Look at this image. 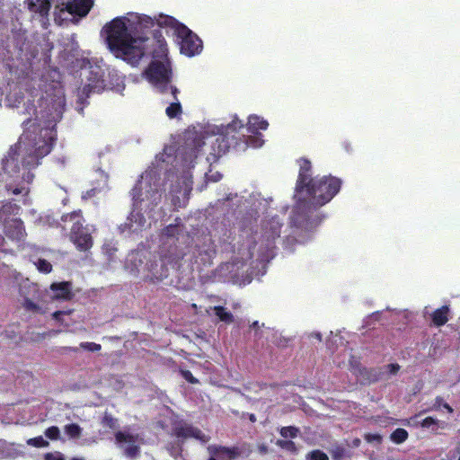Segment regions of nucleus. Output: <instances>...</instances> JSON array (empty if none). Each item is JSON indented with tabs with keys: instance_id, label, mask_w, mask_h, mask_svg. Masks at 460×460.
I'll use <instances>...</instances> for the list:
<instances>
[{
	"instance_id": "f257e3e1",
	"label": "nucleus",
	"mask_w": 460,
	"mask_h": 460,
	"mask_svg": "<svg viewBox=\"0 0 460 460\" xmlns=\"http://www.w3.org/2000/svg\"><path fill=\"white\" fill-rule=\"evenodd\" d=\"M159 28L170 29L177 39L181 53L187 57L198 55L202 50V40L186 25L174 17L159 14L152 18L148 15H135L133 19L116 17L108 22L103 30L110 50L132 66L138 65L146 55L155 56V43L161 52L166 50V41Z\"/></svg>"
},
{
	"instance_id": "f03ea898",
	"label": "nucleus",
	"mask_w": 460,
	"mask_h": 460,
	"mask_svg": "<svg viewBox=\"0 0 460 460\" xmlns=\"http://www.w3.org/2000/svg\"><path fill=\"white\" fill-rule=\"evenodd\" d=\"M22 126L23 133L2 161L0 198L10 194L28 198L30 188L25 183L33 181L31 170L51 152L57 140L54 129L41 128L37 119H27Z\"/></svg>"
},
{
	"instance_id": "7ed1b4c3",
	"label": "nucleus",
	"mask_w": 460,
	"mask_h": 460,
	"mask_svg": "<svg viewBox=\"0 0 460 460\" xmlns=\"http://www.w3.org/2000/svg\"><path fill=\"white\" fill-rule=\"evenodd\" d=\"M341 180L329 176H315L305 190V193L297 198V207L306 212L316 210L330 202L340 191Z\"/></svg>"
},
{
	"instance_id": "20e7f679",
	"label": "nucleus",
	"mask_w": 460,
	"mask_h": 460,
	"mask_svg": "<svg viewBox=\"0 0 460 460\" xmlns=\"http://www.w3.org/2000/svg\"><path fill=\"white\" fill-rule=\"evenodd\" d=\"M61 220L65 224H71L70 240L80 252L89 251L93 244V237L87 226H84V219L82 210H75L62 216Z\"/></svg>"
},
{
	"instance_id": "39448f33",
	"label": "nucleus",
	"mask_w": 460,
	"mask_h": 460,
	"mask_svg": "<svg viewBox=\"0 0 460 460\" xmlns=\"http://www.w3.org/2000/svg\"><path fill=\"white\" fill-rule=\"evenodd\" d=\"M148 81L161 94L169 93L172 72L169 63L152 61L146 70Z\"/></svg>"
},
{
	"instance_id": "423d86ee",
	"label": "nucleus",
	"mask_w": 460,
	"mask_h": 460,
	"mask_svg": "<svg viewBox=\"0 0 460 460\" xmlns=\"http://www.w3.org/2000/svg\"><path fill=\"white\" fill-rule=\"evenodd\" d=\"M282 225L279 220L271 218L262 226L261 246H265L264 256H270L275 249V241L280 236Z\"/></svg>"
},
{
	"instance_id": "0eeeda50",
	"label": "nucleus",
	"mask_w": 460,
	"mask_h": 460,
	"mask_svg": "<svg viewBox=\"0 0 460 460\" xmlns=\"http://www.w3.org/2000/svg\"><path fill=\"white\" fill-rule=\"evenodd\" d=\"M299 165V172L296 182V197L298 198L305 193V188L313 181L312 177V164L307 158L302 157L297 160Z\"/></svg>"
},
{
	"instance_id": "6e6552de",
	"label": "nucleus",
	"mask_w": 460,
	"mask_h": 460,
	"mask_svg": "<svg viewBox=\"0 0 460 460\" xmlns=\"http://www.w3.org/2000/svg\"><path fill=\"white\" fill-rule=\"evenodd\" d=\"M116 441L128 456H137L140 445V438L137 434L119 431L116 434Z\"/></svg>"
},
{
	"instance_id": "1a4fd4ad",
	"label": "nucleus",
	"mask_w": 460,
	"mask_h": 460,
	"mask_svg": "<svg viewBox=\"0 0 460 460\" xmlns=\"http://www.w3.org/2000/svg\"><path fill=\"white\" fill-rule=\"evenodd\" d=\"M243 128V122L237 117H234V119L223 128L221 136L216 140V142L218 143V153L225 154L229 149V136L232 135V138H234V134Z\"/></svg>"
},
{
	"instance_id": "9d476101",
	"label": "nucleus",
	"mask_w": 460,
	"mask_h": 460,
	"mask_svg": "<svg viewBox=\"0 0 460 460\" xmlns=\"http://www.w3.org/2000/svg\"><path fill=\"white\" fill-rule=\"evenodd\" d=\"M64 7L60 8L61 12L66 11L72 15L80 17L86 16L93 5V0H70L63 4Z\"/></svg>"
},
{
	"instance_id": "9b49d317",
	"label": "nucleus",
	"mask_w": 460,
	"mask_h": 460,
	"mask_svg": "<svg viewBox=\"0 0 460 460\" xmlns=\"http://www.w3.org/2000/svg\"><path fill=\"white\" fill-rule=\"evenodd\" d=\"M4 225V231L7 237L15 241H22L27 235L23 222L21 218H13Z\"/></svg>"
},
{
	"instance_id": "f8f14e48",
	"label": "nucleus",
	"mask_w": 460,
	"mask_h": 460,
	"mask_svg": "<svg viewBox=\"0 0 460 460\" xmlns=\"http://www.w3.org/2000/svg\"><path fill=\"white\" fill-rule=\"evenodd\" d=\"M210 457L208 460H234L239 456L240 452L236 447H225L217 445L208 447Z\"/></svg>"
},
{
	"instance_id": "ddd939ff",
	"label": "nucleus",
	"mask_w": 460,
	"mask_h": 460,
	"mask_svg": "<svg viewBox=\"0 0 460 460\" xmlns=\"http://www.w3.org/2000/svg\"><path fill=\"white\" fill-rule=\"evenodd\" d=\"M174 433L178 438H193L202 443H207L209 437L204 434L200 429L187 423L181 424L174 429Z\"/></svg>"
},
{
	"instance_id": "4468645a",
	"label": "nucleus",
	"mask_w": 460,
	"mask_h": 460,
	"mask_svg": "<svg viewBox=\"0 0 460 460\" xmlns=\"http://www.w3.org/2000/svg\"><path fill=\"white\" fill-rule=\"evenodd\" d=\"M93 77L88 78V83L84 86L83 92L89 96L92 93H99L104 88V80L100 71L90 72Z\"/></svg>"
},
{
	"instance_id": "2eb2a0df",
	"label": "nucleus",
	"mask_w": 460,
	"mask_h": 460,
	"mask_svg": "<svg viewBox=\"0 0 460 460\" xmlns=\"http://www.w3.org/2000/svg\"><path fill=\"white\" fill-rule=\"evenodd\" d=\"M169 93L172 96V102L165 109V114L167 115L168 118L174 119L179 117L182 113V107L178 100V93H180V91L176 86H170Z\"/></svg>"
},
{
	"instance_id": "dca6fc26",
	"label": "nucleus",
	"mask_w": 460,
	"mask_h": 460,
	"mask_svg": "<svg viewBox=\"0 0 460 460\" xmlns=\"http://www.w3.org/2000/svg\"><path fill=\"white\" fill-rule=\"evenodd\" d=\"M31 297L24 296L22 306L26 311L33 313H41L40 307L33 301L40 298V291L38 286L31 284L28 286Z\"/></svg>"
},
{
	"instance_id": "f3484780",
	"label": "nucleus",
	"mask_w": 460,
	"mask_h": 460,
	"mask_svg": "<svg viewBox=\"0 0 460 460\" xmlns=\"http://www.w3.org/2000/svg\"><path fill=\"white\" fill-rule=\"evenodd\" d=\"M50 289L53 292V297L57 299L69 300L73 296L69 282L52 283Z\"/></svg>"
},
{
	"instance_id": "a211bd4d",
	"label": "nucleus",
	"mask_w": 460,
	"mask_h": 460,
	"mask_svg": "<svg viewBox=\"0 0 460 460\" xmlns=\"http://www.w3.org/2000/svg\"><path fill=\"white\" fill-rule=\"evenodd\" d=\"M20 210L21 207L13 200L4 201L0 207V222L11 220L10 217L18 215Z\"/></svg>"
},
{
	"instance_id": "6ab92c4d",
	"label": "nucleus",
	"mask_w": 460,
	"mask_h": 460,
	"mask_svg": "<svg viewBox=\"0 0 460 460\" xmlns=\"http://www.w3.org/2000/svg\"><path fill=\"white\" fill-rule=\"evenodd\" d=\"M28 8L31 12L39 13L41 17L49 15L51 0H27Z\"/></svg>"
},
{
	"instance_id": "aec40b11",
	"label": "nucleus",
	"mask_w": 460,
	"mask_h": 460,
	"mask_svg": "<svg viewBox=\"0 0 460 460\" xmlns=\"http://www.w3.org/2000/svg\"><path fill=\"white\" fill-rule=\"evenodd\" d=\"M269 123L258 115H251L248 118L247 130L250 133L257 134L260 130L267 129Z\"/></svg>"
},
{
	"instance_id": "412c9836",
	"label": "nucleus",
	"mask_w": 460,
	"mask_h": 460,
	"mask_svg": "<svg viewBox=\"0 0 460 460\" xmlns=\"http://www.w3.org/2000/svg\"><path fill=\"white\" fill-rule=\"evenodd\" d=\"M449 312L450 309L448 305H442L441 307L436 309L430 314L432 323L437 327L445 325L448 321Z\"/></svg>"
},
{
	"instance_id": "4be33fe9",
	"label": "nucleus",
	"mask_w": 460,
	"mask_h": 460,
	"mask_svg": "<svg viewBox=\"0 0 460 460\" xmlns=\"http://www.w3.org/2000/svg\"><path fill=\"white\" fill-rule=\"evenodd\" d=\"M215 314L219 318L221 322L226 323H231L234 322V315L232 313L226 311L222 305H217L214 307Z\"/></svg>"
},
{
	"instance_id": "5701e85b",
	"label": "nucleus",
	"mask_w": 460,
	"mask_h": 460,
	"mask_svg": "<svg viewBox=\"0 0 460 460\" xmlns=\"http://www.w3.org/2000/svg\"><path fill=\"white\" fill-rule=\"evenodd\" d=\"M180 218L175 219V224H170L167 226H165L163 230L164 235L167 237H175L177 236L181 229H180Z\"/></svg>"
},
{
	"instance_id": "b1692460",
	"label": "nucleus",
	"mask_w": 460,
	"mask_h": 460,
	"mask_svg": "<svg viewBox=\"0 0 460 460\" xmlns=\"http://www.w3.org/2000/svg\"><path fill=\"white\" fill-rule=\"evenodd\" d=\"M198 148L196 146L194 147H190L189 148V150H187L186 148H182V150L179 149V153L181 154L182 155H184L182 157V160L187 163V162H192L195 158H197L198 156Z\"/></svg>"
},
{
	"instance_id": "393cba45",
	"label": "nucleus",
	"mask_w": 460,
	"mask_h": 460,
	"mask_svg": "<svg viewBox=\"0 0 460 460\" xmlns=\"http://www.w3.org/2000/svg\"><path fill=\"white\" fill-rule=\"evenodd\" d=\"M408 438V432L404 429H396L391 434V439L397 444L404 442Z\"/></svg>"
},
{
	"instance_id": "a878e982",
	"label": "nucleus",
	"mask_w": 460,
	"mask_h": 460,
	"mask_svg": "<svg viewBox=\"0 0 460 460\" xmlns=\"http://www.w3.org/2000/svg\"><path fill=\"white\" fill-rule=\"evenodd\" d=\"M131 196L133 199V207L135 209L138 208V204L142 202V189L138 185H135L131 190Z\"/></svg>"
},
{
	"instance_id": "bb28decb",
	"label": "nucleus",
	"mask_w": 460,
	"mask_h": 460,
	"mask_svg": "<svg viewBox=\"0 0 460 460\" xmlns=\"http://www.w3.org/2000/svg\"><path fill=\"white\" fill-rule=\"evenodd\" d=\"M82 429L77 424H69L65 427V432L72 438H79Z\"/></svg>"
},
{
	"instance_id": "cd10ccee",
	"label": "nucleus",
	"mask_w": 460,
	"mask_h": 460,
	"mask_svg": "<svg viewBox=\"0 0 460 460\" xmlns=\"http://www.w3.org/2000/svg\"><path fill=\"white\" fill-rule=\"evenodd\" d=\"M35 265L39 271L45 274L49 273L52 270L51 263L45 259H39Z\"/></svg>"
},
{
	"instance_id": "c85d7f7f",
	"label": "nucleus",
	"mask_w": 460,
	"mask_h": 460,
	"mask_svg": "<svg viewBox=\"0 0 460 460\" xmlns=\"http://www.w3.org/2000/svg\"><path fill=\"white\" fill-rule=\"evenodd\" d=\"M27 444L29 446L35 447H47L49 445V443L47 440H45L41 436L33 438H29L27 440Z\"/></svg>"
},
{
	"instance_id": "c756f323",
	"label": "nucleus",
	"mask_w": 460,
	"mask_h": 460,
	"mask_svg": "<svg viewBox=\"0 0 460 460\" xmlns=\"http://www.w3.org/2000/svg\"><path fill=\"white\" fill-rule=\"evenodd\" d=\"M306 460H329V457L321 450H313L306 455Z\"/></svg>"
},
{
	"instance_id": "7c9ffc66",
	"label": "nucleus",
	"mask_w": 460,
	"mask_h": 460,
	"mask_svg": "<svg viewBox=\"0 0 460 460\" xmlns=\"http://www.w3.org/2000/svg\"><path fill=\"white\" fill-rule=\"evenodd\" d=\"M45 435L47 438L52 440H58L60 437L59 429L56 426H52L46 429Z\"/></svg>"
},
{
	"instance_id": "2f4dec72",
	"label": "nucleus",
	"mask_w": 460,
	"mask_h": 460,
	"mask_svg": "<svg viewBox=\"0 0 460 460\" xmlns=\"http://www.w3.org/2000/svg\"><path fill=\"white\" fill-rule=\"evenodd\" d=\"M80 347L85 350L96 352L101 350L102 346L101 344L95 343V342H82L80 344Z\"/></svg>"
},
{
	"instance_id": "473e14b6",
	"label": "nucleus",
	"mask_w": 460,
	"mask_h": 460,
	"mask_svg": "<svg viewBox=\"0 0 460 460\" xmlns=\"http://www.w3.org/2000/svg\"><path fill=\"white\" fill-rule=\"evenodd\" d=\"M297 433V429L294 427H285L280 430V434L284 438H295Z\"/></svg>"
},
{
	"instance_id": "72a5a7b5",
	"label": "nucleus",
	"mask_w": 460,
	"mask_h": 460,
	"mask_svg": "<svg viewBox=\"0 0 460 460\" xmlns=\"http://www.w3.org/2000/svg\"><path fill=\"white\" fill-rule=\"evenodd\" d=\"M277 445L280 447L281 448L287 449L288 451L296 452V446L292 441H287V440H278Z\"/></svg>"
},
{
	"instance_id": "f704fd0d",
	"label": "nucleus",
	"mask_w": 460,
	"mask_h": 460,
	"mask_svg": "<svg viewBox=\"0 0 460 460\" xmlns=\"http://www.w3.org/2000/svg\"><path fill=\"white\" fill-rule=\"evenodd\" d=\"M72 313V310H68V311H61V310H58V311H56L52 314V317L53 319H55L56 321L58 322H61L62 321V317L63 315L65 314H70Z\"/></svg>"
},
{
	"instance_id": "c9c22d12",
	"label": "nucleus",
	"mask_w": 460,
	"mask_h": 460,
	"mask_svg": "<svg viewBox=\"0 0 460 460\" xmlns=\"http://www.w3.org/2000/svg\"><path fill=\"white\" fill-rule=\"evenodd\" d=\"M45 460H65V458L59 452H54L46 454Z\"/></svg>"
},
{
	"instance_id": "e433bc0d",
	"label": "nucleus",
	"mask_w": 460,
	"mask_h": 460,
	"mask_svg": "<svg viewBox=\"0 0 460 460\" xmlns=\"http://www.w3.org/2000/svg\"><path fill=\"white\" fill-rule=\"evenodd\" d=\"M437 422V420L435 419H433L432 417H427L425 418L422 422H421V427L423 428H429L430 427L432 424H435Z\"/></svg>"
},
{
	"instance_id": "4c0bfd02",
	"label": "nucleus",
	"mask_w": 460,
	"mask_h": 460,
	"mask_svg": "<svg viewBox=\"0 0 460 460\" xmlns=\"http://www.w3.org/2000/svg\"><path fill=\"white\" fill-rule=\"evenodd\" d=\"M258 451L260 452V454L265 455V454L268 453V447L264 444L259 445L258 446Z\"/></svg>"
},
{
	"instance_id": "58836bf2",
	"label": "nucleus",
	"mask_w": 460,
	"mask_h": 460,
	"mask_svg": "<svg viewBox=\"0 0 460 460\" xmlns=\"http://www.w3.org/2000/svg\"><path fill=\"white\" fill-rule=\"evenodd\" d=\"M389 367H391V374L397 372L400 368L398 364H390Z\"/></svg>"
},
{
	"instance_id": "ea45409f",
	"label": "nucleus",
	"mask_w": 460,
	"mask_h": 460,
	"mask_svg": "<svg viewBox=\"0 0 460 460\" xmlns=\"http://www.w3.org/2000/svg\"><path fill=\"white\" fill-rule=\"evenodd\" d=\"M103 421L110 427H113V420L111 417L105 416Z\"/></svg>"
},
{
	"instance_id": "a19ab883",
	"label": "nucleus",
	"mask_w": 460,
	"mask_h": 460,
	"mask_svg": "<svg viewBox=\"0 0 460 460\" xmlns=\"http://www.w3.org/2000/svg\"><path fill=\"white\" fill-rule=\"evenodd\" d=\"M185 376L187 377L188 382H190L191 384L198 383V380H197V378H195L194 376Z\"/></svg>"
},
{
	"instance_id": "79ce46f5",
	"label": "nucleus",
	"mask_w": 460,
	"mask_h": 460,
	"mask_svg": "<svg viewBox=\"0 0 460 460\" xmlns=\"http://www.w3.org/2000/svg\"><path fill=\"white\" fill-rule=\"evenodd\" d=\"M312 337H314L318 341H322V334L320 332H313L311 334Z\"/></svg>"
},
{
	"instance_id": "37998d69",
	"label": "nucleus",
	"mask_w": 460,
	"mask_h": 460,
	"mask_svg": "<svg viewBox=\"0 0 460 460\" xmlns=\"http://www.w3.org/2000/svg\"><path fill=\"white\" fill-rule=\"evenodd\" d=\"M250 327L252 328V329H258L259 328V322L258 321H254L253 323H252Z\"/></svg>"
},
{
	"instance_id": "c03bdc74",
	"label": "nucleus",
	"mask_w": 460,
	"mask_h": 460,
	"mask_svg": "<svg viewBox=\"0 0 460 460\" xmlns=\"http://www.w3.org/2000/svg\"><path fill=\"white\" fill-rule=\"evenodd\" d=\"M444 408H446V409H447L448 411H450V412H452V411H453L452 408H451L447 403H445V404H444Z\"/></svg>"
},
{
	"instance_id": "a18cd8bd",
	"label": "nucleus",
	"mask_w": 460,
	"mask_h": 460,
	"mask_svg": "<svg viewBox=\"0 0 460 460\" xmlns=\"http://www.w3.org/2000/svg\"><path fill=\"white\" fill-rule=\"evenodd\" d=\"M181 374L187 375V374H191V373L189 370H182V371H181Z\"/></svg>"
},
{
	"instance_id": "49530a36",
	"label": "nucleus",
	"mask_w": 460,
	"mask_h": 460,
	"mask_svg": "<svg viewBox=\"0 0 460 460\" xmlns=\"http://www.w3.org/2000/svg\"><path fill=\"white\" fill-rule=\"evenodd\" d=\"M250 419H251V420H252V421H253V420H254V416H253V415H251Z\"/></svg>"
},
{
	"instance_id": "de8ad7c7",
	"label": "nucleus",
	"mask_w": 460,
	"mask_h": 460,
	"mask_svg": "<svg viewBox=\"0 0 460 460\" xmlns=\"http://www.w3.org/2000/svg\"><path fill=\"white\" fill-rule=\"evenodd\" d=\"M71 460H84L83 458H72Z\"/></svg>"
},
{
	"instance_id": "09e8293b",
	"label": "nucleus",
	"mask_w": 460,
	"mask_h": 460,
	"mask_svg": "<svg viewBox=\"0 0 460 460\" xmlns=\"http://www.w3.org/2000/svg\"><path fill=\"white\" fill-rule=\"evenodd\" d=\"M374 438H376V439H380V437L377 436V435L374 436Z\"/></svg>"
}]
</instances>
